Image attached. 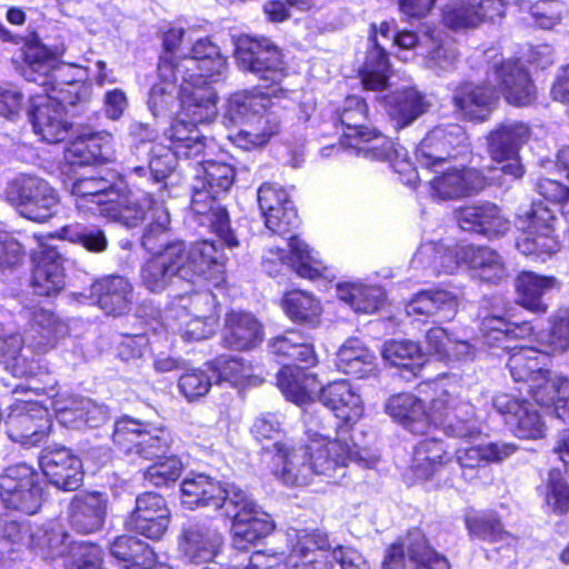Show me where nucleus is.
Masks as SVG:
<instances>
[{
	"mask_svg": "<svg viewBox=\"0 0 569 569\" xmlns=\"http://www.w3.org/2000/svg\"><path fill=\"white\" fill-rule=\"evenodd\" d=\"M174 64L181 80L196 79L203 83L207 80L218 81L227 70V60L220 54L218 47L206 38L197 40L190 54L179 57Z\"/></svg>",
	"mask_w": 569,
	"mask_h": 569,
	"instance_id": "obj_22",
	"label": "nucleus"
},
{
	"mask_svg": "<svg viewBox=\"0 0 569 569\" xmlns=\"http://www.w3.org/2000/svg\"><path fill=\"white\" fill-rule=\"evenodd\" d=\"M112 438L120 451L146 460L160 459L171 442L167 430L149 428L147 423L129 417L116 422Z\"/></svg>",
	"mask_w": 569,
	"mask_h": 569,
	"instance_id": "obj_12",
	"label": "nucleus"
},
{
	"mask_svg": "<svg viewBox=\"0 0 569 569\" xmlns=\"http://www.w3.org/2000/svg\"><path fill=\"white\" fill-rule=\"evenodd\" d=\"M70 193L79 211L98 214L123 226L136 224L142 217V209L136 199L137 192L108 177L77 178L71 183Z\"/></svg>",
	"mask_w": 569,
	"mask_h": 569,
	"instance_id": "obj_6",
	"label": "nucleus"
},
{
	"mask_svg": "<svg viewBox=\"0 0 569 569\" xmlns=\"http://www.w3.org/2000/svg\"><path fill=\"white\" fill-rule=\"evenodd\" d=\"M170 522V510L162 496L144 492L136 499V508L127 526L149 539L159 540L166 533Z\"/></svg>",
	"mask_w": 569,
	"mask_h": 569,
	"instance_id": "obj_24",
	"label": "nucleus"
},
{
	"mask_svg": "<svg viewBox=\"0 0 569 569\" xmlns=\"http://www.w3.org/2000/svg\"><path fill=\"white\" fill-rule=\"evenodd\" d=\"M0 498L7 508L37 513L43 501L37 471L27 463L8 467L0 476Z\"/></svg>",
	"mask_w": 569,
	"mask_h": 569,
	"instance_id": "obj_13",
	"label": "nucleus"
},
{
	"mask_svg": "<svg viewBox=\"0 0 569 569\" xmlns=\"http://www.w3.org/2000/svg\"><path fill=\"white\" fill-rule=\"evenodd\" d=\"M110 553L116 559L130 563L129 569H150L156 561L153 550L130 536L118 537L110 546Z\"/></svg>",
	"mask_w": 569,
	"mask_h": 569,
	"instance_id": "obj_55",
	"label": "nucleus"
},
{
	"mask_svg": "<svg viewBox=\"0 0 569 569\" xmlns=\"http://www.w3.org/2000/svg\"><path fill=\"white\" fill-rule=\"evenodd\" d=\"M278 387L287 399L302 405L318 398L321 383L302 367L286 365L278 375Z\"/></svg>",
	"mask_w": 569,
	"mask_h": 569,
	"instance_id": "obj_43",
	"label": "nucleus"
},
{
	"mask_svg": "<svg viewBox=\"0 0 569 569\" xmlns=\"http://www.w3.org/2000/svg\"><path fill=\"white\" fill-rule=\"evenodd\" d=\"M467 149L468 137L460 124H439L420 141L416 149V158L422 167L431 168Z\"/></svg>",
	"mask_w": 569,
	"mask_h": 569,
	"instance_id": "obj_17",
	"label": "nucleus"
},
{
	"mask_svg": "<svg viewBox=\"0 0 569 569\" xmlns=\"http://www.w3.org/2000/svg\"><path fill=\"white\" fill-rule=\"evenodd\" d=\"M31 286L38 296L51 297L66 284L63 257L54 248H44L33 257Z\"/></svg>",
	"mask_w": 569,
	"mask_h": 569,
	"instance_id": "obj_31",
	"label": "nucleus"
},
{
	"mask_svg": "<svg viewBox=\"0 0 569 569\" xmlns=\"http://www.w3.org/2000/svg\"><path fill=\"white\" fill-rule=\"evenodd\" d=\"M485 186L480 172L472 168H452L429 181V192L435 200H456L479 191Z\"/></svg>",
	"mask_w": 569,
	"mask_h": 569,
	"instance_id": "obj_28",
	"label": "nucleus"
},
{
	"mask_svg": "<svg viewBox=\"0 0 569 569\" xmlns=\"http://www.w3.org/2000/svg\"><path fill=\"white\" fill-rule=\"evenodd\" d=\"M290 254L284 249L271 247L266 250L262 258V267L270 276L281 272L282 268H291L302 278L315 279L322 274L323 263L312 256L309 246L297 237H291L288 242Z\"/></svg>",
	"mask_w": 569,
	"mask_h": 569,
	"instance_id": "obj_20",
	"label": "nucleus"
},
{
	"mask_svg": "<svg viewBox=\"0 0 569 569\" xmlns=\"http://www.w3.org/2000/svg\"><path fill=\"white\" fill-rule=\"evenodd\" d=\"M486 54L492 62L485 83L465 82L452 94L456 111L469 120H486L498 101L499 92L515 106H528L536 98L535 86L518 60H505L495 50Z\"/></svg>",
	"mask_w": 569,
	"mask_h": 569,
	"instance_id": "obj_4",
	"label": "nucleus"
},
{
	"mask_svg": "<svg viewBox=\"0 0 569 569\" xmlns=\"http://www.w3.org/2000/svg\"><path fill=\"white\" fill-rule=\"evenodd\" d=\"M172 244L164 251L147 259L140 268V282L143 288L153 293L164 291L176 278L180 279V264Z\"/></svg>",
	"mask_w": 569,
	"mask_h": 569,
	"instance_id": "obj_36",
	"label": "nucleus"
},
{
	"mask_svg": "<svg viewBox=\"0 0 569 569\" xmlns=\"http://www.w3.org/2000/svg\"><path fill=\"white\" fill-rule=\"evenodd\" d=\"M340 123L346 127L342 144H346L352 137L362 131L368 119V106L366 101L357 96H349L336 111Z\"/></svg>",
	"mask_w": 569,
	"mask_h": 569,
	"instance_id": "obj_61",
	"label": "nucleus"
},
{
	"mask_svg": "<svg viewBox=\"0 0 569 569\" xmlns=\"http://www.w3.org/2000/svg\"><path fill=\"white\" fill-rule=\"evenodd\" d=\"M492 405L516 437L521 439L545 437V422L539 411L530 402L501 392L493 397Z\"/></svg>",
	"mask_w": 569,
	"mask_h": 569,
	"instance_id": "obj_21",
	"label": "nucleus"
},
{
	"mask_svg": "<svg viewBox=\"0 0 569 569\" xmlns=\"http://www.w3.org/2000/svg\"><path fill=\"white\" fill-rule=\"evenodd\" d=\"M450 461L445 443L436 437H426L415 447L411 470L418 479L429 480Z\"/></svg>",
	"mask_w": 569,
	"mask_h": 569,
	"instance_id": "obj_45",
	"label": "nucleus"
},
{
	"mask_svg": "<svg viewBox=\"0 0 569 569\" xmlns=\"http://www.w3.org/2000/svg\"><path fill=\"white\" fill-rule=\"evenodd\" d=\"M372 49L369 51L362 71V84L368 90H381L387 84L389 61L387 53L376 37L370 39Z\"/></svg>",
	"mask_w": 569,
	"mask_h": 569,
	"instance_id": "obj_62",
	"label": "nucleus"
},
{
	"mask_svg": "<svg viewBox=\"0 0 569 569\" xmlns=\"http://www.w3.org/2000/svg\"><path fill=\"white\" fill-rule=\"evenodd\" d=\"M517 301L520 306L536 313H546L548 305L543 297L551 290L559 288L556 277L541 276L533 271H522L516 279Z\"/></svg>",
	"mask_w": 569,
	"mask_h": 569,
	"instance_id": "obj_40",
	"label": "nucleus"
},
{
	"mask_svg": "<svg viewBox=\"0 0 569 569\" xmlns=\"http://www.w3.org/2000/svg\"><path fill=\"white\" fill-rule=\"evenodd\" d=\"M531 138L530 127L517 120L498 124L487 137L488 153L492 161L501 163V171L515 179L523 176L520 150Z\"/></svg>",
	"mask_w": 569,
	"mask_h": 569,
	"instance_id": "obj_14",
	"label": "nucleus"
},
{
	"mask_svg": "<svg viewBox=\"0 0 569 569\" xmlns=\"http://www.w3.org/2000/svg\"><path fill=\"white\" fill-rule=\"evenodd\" d=\"M39 466L48 481L64 491L77 490L83 482L81 459L64 446L44 447L38 457Z\"/></svg>",
	"mask_w": 569,
	"mask_h": 569,
	"instance_id": "obj_19",
	"label": "nucleus"
},
{
	"mask_svg": "<svg viewBox=\"0 0 569 569\" xmlns=\"http://www.w3.org/2000/svg\"><path fill=\"white\" fill-rule=\"evenodd\" d=\"M406 552L417 569H450L447 558L432 550L418 529L409 531L406 539L398 540L386 549L382 569H403Z\"/></svg>",
	"mask_w": 569,
	"mask_h": 569,
	"instance_id": "obj_18",
	"label": "nucleus"
},
{
	"mask_svg": "<svg viewBox=\"0 0 569 569\" xmlns=\"http://www.w3.org/2000/svg\"><path fill=\"white\" fill-rule=\"evenodd\" d=\"M218 382H228L232 386L250 385L253 369L242 358L220 356L210 362Z\"/></svg>",
	"mask_w": 569,
	"mask_h": 569,
	"instance_id": "obj_60",
	"label": "nucleus"
},
{
	"mask_svg": "<svg viewBox=\"0 0 569 569\" xmlns=\"http://www.w3.org/2000/svg\"><path fill=\"white\" fill-rule=\"evenodd\" d=\"M429 103L416 89L409 88L397 92L388 102V113L397 128L411 124L417 118L427 112Z\"/></svg>",
	"mask_w": 569,
	"mask_h": 569,
	"instance_id": "obj_51",
	"label": "nucleus"
},
{
	"mask_svg": "<svg viewBox=\"0 0 569 569\" xmlns=\"http://www.w3.org/2000/svg\"><path fill=\"white\" fill-rule=\"evenodd\" d=\"M462 262L473 277L487 282H497L507 276V267L499 252L489 247L466 244L462 248Z\"/></svg>",
	"mask_w": 569,
	"mask_h": 569,
	"instance_id": "obj_44",
	"label": "nucleus"
},
{
	"mask_svg": "<svg viewBox=\"0 0 569 569\" xmlns=\"http://www.w3.org/2000/svg\"><path fill=\"white\" fill-rule=\"evenodd\" d=\"M270 97L253 88L239 90L227 99L223 121L227 126L241 128L229 139L243 150H251L268 143L278 133L279 122L272 114H266L270 107Z\"/></svg>",
	"mask_w": 569,
	"mask_h": 569,
	"instance_id": "obj_7",
	"label": "nucleus"
},
{
	"mask_svg": "<svg viewBox=\"0 0 569 569\" xmlns=\"http://www.w3.org/2000/svg\"><path fill=\"white\" fill-rule=\"evenodd\" d=\"M136 199L142 209V217L136 224L126 227L134 228L144 219H150L141 238V246L153 256L164 251L171 243L182 242L179 239L169 240L170 214L162 199H156L150 192L137 193Z\"/></svg>",
	"mask_w": 569,
	"mask_h": 569,
	"instance_id": "obj_23",
	"label": "nucleus"
},
{
	"mask_svg": "<svg viewBox=\"0 0 569 569\" xmlns=\"http://www.w3.org/2000/svg\"><path fill=\"white\" fill-rule=\"evenodd\" d=\"M7 433L11 440L23 446H37L52 428L48 409L34 401H17L4 418Z\"/></svg>",
	"mask_w": 569,
	"mask_h": 569,
	"instance_id": "obj_16",
	"label": "nucleus"
},
{
	"mask_svg": "<svg viewBox=\"0 0 569 569\" xmlns=\"http://www.w3.org/2000/svg\"><path fill=\"white\" fill-rule=\"evenodd\" d=\"M171 244L178 256L180 279L193 282L199 278L211 279L222 273L227 258L214 241L203 239Z\"/></svg>",
	"mask_w": 569,
	"mask_h": 569,
	"instance_id": "obj_15",
	"label": "nucleus"
},
{
	"mask_svg": "<svg viewBox=\"0 0 569 569\" xmlns=\"http://www.w3.org/2000/svg\"><path fill=\"white\" fill-rule=\"evenodd\" d=\"M66 157L79 164L111 162L116 158L113 137L107 131L83 132L69 144Z\"/></svg>",
	"mask_w": 569,
	"mask_h": 569,
	"instance_id": "obj_35",
	"label": "nucleus"
},
{
	"mask_svg": "<svg viewBox=\"0 0 569 569\" xmlns=\"http://www.w3.org/2000/svg\"><path fill=\"white\" fill-rule=\"evenodd\" d=\"M181 502L189 509L211 508L232 520V543L246 550L273 530L270 516L239 486L203 473L181 482Z\"/></svg>",
	"mask_w": 569,
	"mask_h": 569,
	"instance_id": "obj_1",
	"label": "nucleus"
},
{
	"mask_svg": "<svg viewBox=\"0 0 569 569\" xmlns=\"http://www.w3.org/2000/svg\"><path fill=\"white\" fill-rule=\"evenodd\" d=\"M212 82L181 80L178 117H184L193 124L212 121L217 116V92Z\"/></svg>",
	"mask_w": 569,
	"mask_h": 569,
	"instance_id": "obj_26",
	"label": "nucleus"
},
{
	"mask_svg": "<svg viewBox=\"0 0 569 569\" xmlns=\"http://www.w3.org/2000/svg\"><path fill=\"white\" fill-rule=\"evenodd\" d=\"M273 475L287 486H307L312 481L305 446L288 448L276 441L273 443Z\"/></svg>",
	"mask_w": 569,
	"mask_h": 569,
	"instance_id": "obj_34",
	"label": "nucleus"
},
{
	"mask_svg": "<svg viewBox=\"0 0 569 569\" xmlns=\"http://www.w3.org/2000/svg\"><path fill=\"white\" fill-rule=\"evenodd\" d=\"M289 552L254 551L249 560L251 569H329L325 548L328 537L321 532L292 530L288 532Z\"/></svg>",
	"mask_w": 569,
	"mask_h": 569,
	"instance_id": "obj_8",
	"label": "nucleus"
},
{
	"mask_svg": "<svg viewBox=\"0 0 569 569\" xmlns=\"http://www.w3.org/2000/svg\"><path fill=\"white\" fill-rule=\"evenodd\" d=\"M337 296L356 312L362 313L377 311L385 299L382 288L353 282L339 283L337 286Z\"/></svg>",
	"mask_w": 569,
	"mask_h": 569,
	"instance_id": "obj_52",
	"label": "nucleus"
},
{
	"mask_svg": "<svg viewBox=\"0 0 569 569\" xmlns=\"http://www.w3.org/2000/svg\"><path fill=\"white\" fill-rule=\"evenodd\" d=\"M179 74L172 58L160 57L157 79L148 98V108L154 117H170L177 113L180 93L177 86Z\"/></svg>",
	"mask_w": 569,
	"mask_h": 569,
	"instance_id": "obj_27",
	"label": "nucleus"
},
{
	"mask_svg": "<svg viewBox=\"0 0 569 569\" xmlns=\"http://www.w3.org/2000/svg\"><path fill=\"white\" fill-rule=\"evenodd\" d=\"M4 197L20 216L36 222H44L58 210V191L38 176L19 174L9 181Z\"/></svg>",
	"mask_w": 569,
	"mask_h": 569,
	"instance_id": "obj_11",
	"label": "nucleus"
},
{
	"mask_svg": "<svg viewBox=\"0 0 569 569\" xmlns=\"http://www.w3.org/2000/svg\"><path fill=\"white\" fill-rule=\"evenodd\" d=\"M456 220L462 230L483 234L488 238L503 234L509 222L493 203H479L459 208L455 211Z\"/></svg>",
	"mask_w": 569,
	"mask_h": 569,
	"instance_id": "obj_33",
	"label": "nucleus"
},
{
	"mask_svg": "<svg viewBox=\"0 0 569 569\" xmlns=\"http://www.w3.org/2000/svg\"><path fill=\"white\" fill-rule=\"evenodd\" d=\"M382 357L395 367L410 370L417 376L425 363L420 346L411 340H390L383 345Z\"/></svg>",
	"mask_w": 569,
	"mask_h": 569,
	"instance_id": "obj_56",
	"label": "nucleus"
},
{
	"mask_svg": "<svg viewBox=\"0 0 569 569\" xmlns=\"http://www.w3.org/2000/svg\"><path fill=\"white\" fill-rule=\"evenodd\" d=\"M516 246L525 256H533L536 259L546 260L560 249V243L555 233L525 230L517 239Z\"/></svg>",
	"mask_w": 569,
	"mask_h": 569,
	"instance_id": "obj_63",
	"label": "nucleus"
},
{
	"mask_svg": "<svg viewBox=\"0 0 569 569\" xmlns=\"http://www.w3.org/2000/svg\"><path fill=\"white\" fill-rule=\"evenodd\" d=\"M345 146L368 159H391L389 151L392 149V141L376 129L365 128Z\"/></svg>",
	"mask_w": 569,
	"mask_h": 569,
	"instance_id": "obj_57",
	"label": "nucleus"
},
{
	"mask_svg": "<svg viewBox=\"0 0 569 569\" xmlns=\"http://www.w3.org/2000/svg\"><path fill=\"white\" fill-rule=\"evenodd\" d=\"M212 150L191 160L196 164V181L190 209L199 224L213 231L228 248H236L239 240L230 228L227 209L219 200L233 184L236 173L233 167L226 162L207 160Z\"/></svg>",
	"mask_w": 569,
	"mask_h": 569,
	"instance_id": "obj_5",
	"label": "nucleus"
},
{
	"mask_svg": "<svg viewBox=\"0 0 569 569\" xmlns=\"http://www.w3.org/2000/svg\"><path fill=\"white\" fill-rule=\"evenodd\" d=\"M60 237L81 244L86 250L94 253L104 252L109 244L104 231L96 226L86 227L78 223L66 226L60 230Z\"/></svg>",
	"mask_w": 569,
	"mask_h": 569,
	"instance_id": "obj_64",
	"label": "nucleus"
},
{
	"mask_svg": "<svg viewBox=\"0 0 569 569\" xmlns=\"http://www.w3.org/2000/svg\"><path fill=\"white\" fill-rule=\"evenodd\" d=\"M320 402L329 408L337 418L346 425L358 421L363 413V405L360 395L346 380L333 381L326 387H320L318 395Z\"/></svg>",
	"mask_w": 569,
	"mask_h": 569,
	"instance_id": "obj_32",
	"label": "nucleus"
},
{
	"mask_svg": "<svg viewBox=\"0 0 569 569\" xmlns=\"http://www.w3.org/2000/svg\"><path fill=\"white\" fill-rule=\"evenodd\" d=\"M60 419L73 428H97L108 419V410L88 398H77L60 409Z\"/></svg>",
	"mask_w": 569,
	"mask_h": 569,
	"instance_id": "obj_53",
	"label": "nucleus"
},
{
	"mask_svg": "<svg viewBox=\"0 0 569 569\" xmlns=\"http://www.w3.org/2000/svg\"><path fill=\"white\" fill-rule=\"evenodd\" d=\"M517 447L506 442L460 448L456 451V460L461 469V477L469 483L480 479V472L487 463L500 462L515 453Z\"/></svg>",
	"mask_w": 569,
	"mask_h": 569,
	"instance_id": "obj_30",
	"label": "nucleus"
},
{
	"mask_svg": "<svg viewBox=\"0 0 569 569\" xmlns=\"http://www.w3.org/2000/svg\"><path fill=\"white\" fill-rule=\"evenodd\" d=\"M481 330L488 346L516 350L517 347H512L508 342L530 336L532 327L528 322L516 323L501 317L491 316L482 320Z\"/></svg>",
	"mask_w": 569,
	"mask_h": 569,
	"instance_id": "obj_48",
	"label": "nucleus"
},
{
	"mask_svg": "<svg viewBox=\"0 0 569 569\" xmlns=\"http://www.w3.org/2000/svg\"><path fill=\"white\" fill-rule=\"evenodd\" d=\"M386 411L417 435H427L431 426L439 427L446 435L459 439H475L482 432L475 407L456 388L437 386L428 411L421 400L411 393L390 397Z\"/></svg>",
	"mask_w": 569,
	"mask_h": 569,
	"instance_id": "obj_2",
	"label": "nucleus"
},
{
	"mask_svg": "<svg viewBox=\"0 0 569 569\" xmlns=\"http://www.w3.org/2000/svg\"><path fill=\"white\" fill-rule=\"evenodd\" d=\"M174 154L179 159L192 160L214 148L213 142L200 133L197 124L184 117H178L169 130Z\"/></svg>",
	"mask_w": 569,
	"mask_h": 569,
	"instance_id": "obj_41",
	"label": "nucleus"
},
{
	"mask_svg": "<svg viewBox=\"0 0 569 569\" xmlns=\"http://www.w3.org/2000/svg\"><path fill=\"white\" fill-rule=\"evenodd\" d=\"M233 56L240 70L267 84H280L288 76L283 52L270 38L241 34L234 41Z\"/></svg>",
	"mask_w": 569,
	"mask_h": 569,
	"instance_id": "obj_10",
	"label": "nucleus"
},
{
	"mask_svg": "<svg viewBox=\"0 0 569 569\" xmlns=\"http://www.w3.org/2000/svg\"><path fill=\"white\" fill-rule=\"evenodd\" d=\"M528 391L543 407H555L556 416L562 421L569 418L567 402L569 400V379L562 376H551L545 371L529 385Z\"/></svg>",
	"mask_w": 569,
	"mask_h": 569,
	"instance_id": "obj_39",
	"label": "nucleus"
},
{
	"mask_svg": "<svg viewBox=\"0 0 569 569\" xmlns=\"http://www.w3.org/2000/svg\"><path fill=\"white\" fill-rule=\"evenodd\" d=\"M62 50L58 48L50 50L40 42L30 43L26 49V64L22 68V74L27 81L44 88L50 87L51 93L49 89H44L46 97L38 98L30 113L36 134L48 143L63 141L70 130L63 106L67 99L62 96V89L59 86L63 83L72 86L73 81L66 79L70 67L59 62Z\"/></svg>",
	"mask_w": 569,
	"mask_h": 569,
	"instance_id": "obj_3",
	"label": "nucleus"
},
{
	"mask_svg": "<svg viewBox=\"0 0 569 569\" xmlns=\"http://www.w3.org/2000/svg\"><path fill=\"white\" fill-rule=\"evenodd\" d=\"M458 308L456 295L447 290H426L417 293L407 305L408 316L436 317L439 321L455 318Z\"/></svg>",
	"mask_w": 569,
	"mask_h": 569,
	"instance_id": "obj_42",
	"label": "nucleus"
},
{
	"mask_svg": "<svg viewBox=\"0 0 569 569\" xmlns=\"http://www.w3.org/2000/svg\"><path fill=\"white\" fill-rule=\"evenodd\" d=\"M270 348L271 352L283 361L299 362L306 367L317 363L312 345L299 331H286L283 335L273 338Z\"/></svg>",
	"mask_w": 569,
	"mask_h": 569,
	"instance_id": "obj_50",
	"label": "nucleus"
},
{
	"mask_svg": "<svg viewBox=\"0 0 569 569\" xmlns=\"http://www.w3.org/2000/svg\"><path fill=\"white\" fill-rule=\"evenodd\" d=\"M261 326L250 313L230 312L226 317L223 343L236 350H246L261 341Z\"/></svg>",
	"mask_w": 569,
	"mask_h": 569,
	"instance_id": "obj_46",
	"label": "nucleus"
},
{
	"mask_svg": "<svg viewBox=\"0 0 569 569\" xmlns=\"http://www.w3.org/2000/svg\"><path fill=\"white\" fill-rule=\"evenodd\" d=\"M91 295L97 298L101 310L114 317L127 313L133 298L131 283L120 276H111L93 282Z\"/></svg>",
	"mask_w": 569,
	"mask_h": 569,
	"instance_id": "obj_38",
	"label": "nucleus"
},
{
	"mask_svg": "<svg viewBox=\"0 0 569 569\" xmlns=\"http://www.w3.org/2000/svg\"><path fill=\"white\" fill-rule=\"evenodd\" d=\"M108 499L106 495L92 491L76 495L68 508L70 527L79 533L88 535L103 527Z\"/></svg>",
	"mask_w": 569,
	"mask_h": 569,
	"instance_id": "obj_29",
	"label": "nucleus"
},
{
	"mask_svg": "<svg viewBox=\"0 0 569 569\" xmlns=\"http://www.w3.org/2000/svg\"><path fill=\"white\" fill-rule=\"evenodd\" d=\"M311 476L323 477L328 482H338L346 476L349 462L355 461L370 466L355 445L349 442V428L339 427L336 437L315 433L305 445Z\"/></svg>",
	"mask_w": 569,
	"mask_h": 569,
	"instance_id": "obj_9",
	"label": "nucleus"
},
{
	"mask_svg": "<svg viewBox=\"0 0 569 569\" xmlns=\"http://www.w3.org/2000/svg\"><path fill=\"white\" fill-rule=\"evenodd\" d=\"M22 312L23 317L29 320L30 329L39 335L40 339L34 345L38 351H46L48 347L53 346L56 337L62 336L67 331L66 325L48 309L34 305L24 307Z\"/></svg>",
	"mask_w": 569,
	"mask_h": 569,
	"instance_id": "obj_49",
	"label": "nucleus"
},
{
	"mask_svg": "<svg viewBox=\"0 0 569 569\" xmlns=\"http://www.w3.org/2000/svg\"><path fill=\"white\" fill-rule=\"evenodd\" d=\"M222 533L203 522L190 523L182 528L178 538V550L192 563L213 561L223 547Z\"/></svg>",
	"mask_w": 569,
	"mask_h": 569,
	"instance_id": "obj_25",
	"label": "nucleus"
},
{
	"mask_svg": "<svg viewBox=\"0 0 569 569\" xmlns=\"http://www.w3.org/2000/svg\"><path fill=\"white\" fill-rule=\"evenodd\" d=\"M44 537L46 532L42 527L32 528L29 522L4 518L0 523V545L9 546L11 550L43 546L41 539Z\"/></svg>",
	"mask_w": 569,
	"mask_h": 569,
	"instance_id": "obj_54",
	"label": "nucleus"
},
{
	"mask_svg": "<svg viewBox=\"0 0 569 569\" xmlns=\"http://www.w3.org/2000/svg\"><path fill=\"white\" fill-rule=\"evenodd\" d=\"M466 244L447 246L426 242L419 247L412 259L416 269H423L430 274L453 273L462 262V248Z\"/></svg>",
	"mask_w": 569,
	"mask_h": 569,
	"instance_id": "obj_37",
	"label": "nucleus"
},
{
	"mask_svg": "<svg viewBox=\"0 0 569 569\" xmlns=\"http://www.w3.org/2000/svg\"><path fill=\"white\" fill-rule=\"evenodd\" d=\"M539 355V350L531 347H520L511 353L507 366L515 381H522L529 386L537 376L546 371L542 369Z\"/></svg>",
	"mask_w": 569,
	"mask_h": 569,
	"instance_id": "obj_58",
	"label": "nucleus"
},
{
	"mask_svg": "<svg viewBox=\"0 0 569 569\" xmlns=\"http://www.w3.org/2000/svg\"><path fill=\"white\" fill-rule=\"evenodd\" d=\"M283 308L291 320L300 323L313 325L318 322L321 313L319 301L302 290L288 292L283 298Z\"/></svg>",
	"mask_w": 569,
	"mask_h": 569,
	"instance_id": "obj_59",
	"label": "nucleus"
},
{
	"mask_svg": "<svg viewBox=\"0 0 569 569\" xmlns=\"http://www.w3.org/2000/svg\"><path fill=\"white\" fill-rule=\"evenodd\" d=\"M337 367L346 375L363 378L376 370V356L358 338H350L337 353Z\"/></svg>",
	"mask_w": 569,
	"mask_h": 569,
	"instance_id": "obj_47",
	"label": "nucleus"
}]
</instances>
